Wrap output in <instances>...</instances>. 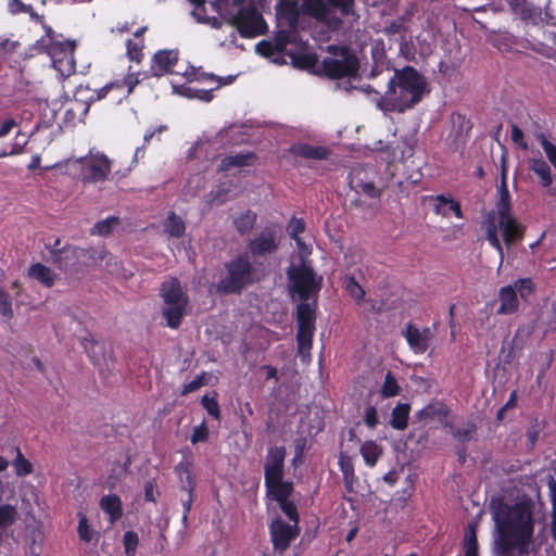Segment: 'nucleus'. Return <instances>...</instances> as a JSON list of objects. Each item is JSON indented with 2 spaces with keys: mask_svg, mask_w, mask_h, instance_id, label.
Listing matches in <instances>:
<instances>
[{
  "mask_svg": "<svg viewBox=\"0 0 556 556\" xmlns=\"http://www.w3.org/2000/svg\"><path fill=\"white\" fill-rule=\"evenodd\" d=\"M287 278L290 293L300 300L295 311L298 355L303 364H308L316 330L318 293L324 279L304 260L287 268Z\"/></svg>",
  "mask_w": 556,
  "mask_h": 556,
  "instance_id": "nucleus-1",
  "label": "nucleus"
},
{
  "mask_svg": "<svg viewBox=\"0 0 556 556\" xmlns=\"http://www.w3.org/2000/svg\"><path fill=\"white\" fill-rule=\"evenodd\" d=\"M493 519L497 530V548L513 551L525 556L533 542L534 503L530 497H522L514 504L500 501L493 504Z\"/></svg>",
  "mask_w": 556,
  "mask_h": 556,
  "instance_id": "nucleus-2",
  "label": "nucleus"
},
{
  "mask_svg": "<svg viewBox=\"0 0 556 556\" xmlns=\"http://www.w3.org/2000/svg\"><path fill=\"white\" fill-rule=\"evenodd\" d=\"M427 91V80L415 67L406 65L394 70L387 90L377 100L384 113H404L417 105Z\"/></svg>",
  "mask_w": 556,
  "mask_h": 556,
  "instance_id": "nucleus-3",
  "label": "nucleus"
},
{
  "mask_svg": "<svg viewBox=\"0 0 556 556\" xmlns=\"http://www.w3.org/2000/svg\"><path fill=\"white\" fill-rule=\"evenodd\" d=\"M253 264L249 254L241 253L225 263L226 275L216 285V291L224 294H241L249 286L260 282L265 276Z\"/></svg>",
  "mask_w": 556,
  "mask_h": 556,
  "instance_id": "nucleus-4",
  "label": "nucleus"
},
{
  "mask_svg": "<svg viewBox=\"0 0 556 556\" xmlns=\"http://www.w3.org/2000/svg\"><path fill=\"white\" fill-rule=\"evenodd\" d=\"M159 295L163 301L162 316L166 325L172 329H178L188 313L190 304L188 293L178 278L170 277L162 282Z\"/></svg>",
  "mask_w": 556,
  "mask_h": 556,
  "instance_id": "nucleus-5",
  "label": "nucleus"
},
{
  "mask_svg": "<svg viewBox=\"0 0 556 556\" xmlns=\"http://www.w3.org/2000/svg\"><path fill=\"white\" fill-rule=\"evenodd\" d=\"M483 228L486 233V240L490 245L496 250L501 258L504 256V248L498 238V230H501L503 240L507 247L521 241L526 232V227L515 217L496 220L494 212L488 214L483 223Z\"/></svg>",
  "mask_w": 556,
  "mask_h": 556,
  "instance_id": "nucleus-6",
  "label": "nucleus"
},
{
  "mask_svg": "<svg viewBox=\"0 0 556 556\" xmlns=\"http://www.w3.org/2000/svg\"><path fill=\"white\" fill-rule=\"evenodd\" d=\"M179 61V51L177 49H163L159 50L154 53L152 61H151V67H150V75L154 77H162L167 74L172 75H182L185 76L189 81L198 80L200 77L197 74V71L194 67L186 68L184 72L176 70V66Z\"/></svg>",
  "mask_w": 556,
  "mask_h": 556,
  "instance_id": "nucleus-7",
  "label": "nucleus"
},
{
  "mask_svg": "<svg viewBox=\"0 0 556 556\" xmlns=\"http://www.w3.org/2000/svg\"><path fill=\"white\" fill-rule=\"evenodd\" d=\"M75 49L76 41L65 39L45 45V49L41 52L47 53L51 58L53 67L62 76L68 77L76 72Z\"/></svg>",
  "mask_w": 556,
  "mask_h": 556,
  "instance_id": "nucleus-8",
  "label": "nucleus"
},
{
  "mask_svg": "<svg viewBox=\"0 0 556 556\" xmlns=\"http://www.w3.org/2000/svg\"><path fill=\"white\" fill-rule=\"evenodd\" d=\"M242 38H256L267 33L268 26L254 2H250L230 24Z\"/></svg>",
  "mask_w": 556,
  "mask_h": 556,
  "instance_id": "nucleus-9",
  "label": "nucleus"
},
{
  "mask_svg": "<svg viewBox=\"0 0 556 556\" xmlns=\"http://www.w3.org/2000/svg\"><path fill=\"white\" fill-rule=\"evenodd\" d=\"M280 245L278 230L274 227H266L247 242V252L250 260H253L255 265L260 266V258H266L275 254Z\"/></svg>",
  "mask_w": 556,
  "mask_h": 556,
  "instance_id": "nucleus-10",
  "label": "nucleus"
},
{
  "mask_svg": "<svg viewBox=\"0 0 556 556\" xmlns=\"http://www.w3.org/2000/svg\"><path fill=\"white\" fill-rule=\"evenodd\" d=\"M286 455L285 446H271L267 450L264 463V484L266 491L293 483L292 481L283 480Z\"/></svg>",
  "mask_w": 556,
  "mask_h": 556,
  "instance_id": "nucleus-11",
  "label": "nucleus"
},
{
  "mask_svg": "<svg viewBox=\"0 0 556 556\" xmlns=\"http://www.w3.org/2000/svg\"><path fill=\"white\" fill-rule=\"evenodd\" d=\"M84 182H99L106 179L111 172V161L103 153H89L78 160Z\"/></svg>",
  "mask_w": 556,
  "mask_h": 556,
  "instance_id": "nucleus-12",
  "label": "nucleus"
},
{
  "mask_svg": "<svg viewBox=\"0 0 556 556\" xmlns=\"http://www.w3.org/2000/svg\"><path fill=\"white\" fill-rule=\"evenodd\" d=\"M269 534L274 548L282 553L298 538L300 527L295 523H287L281 517H277L269 525Z\"/></svg>",
  "mask_w": 556,
  "mask_h": 556,
  "instance_id": "nucleus-13",
  "label": "nucleus"
},
{
  "mask_svg": "<svg viewBox=\"0 0 556 556\" xmlns=\"http://www.w3.org/2000/svg\"><path fill=\"white\" fill-rule=\"evenodd\" d=\"M301 10L304 15L327 25L330 30H338L342 24L337 14L329 12L326 0H302Z\"/></svg>",
  "mask_w": 556,
  "mask_h": 556,
  "instance_id": "nucleus-14",
  "label": "nucleus"
},
{
  "mask_svg": "<svg viewBox=\"0 0 556 556\" xmlns=\"http://www.w3.org/2000/svg\"><path fill=\"white\" fill-rule=\"evenodd\" d=\"M401 334L406 340L409 349L415 354L426 353L433 338V332L429 327L419 329L412 321L406 324V326L402 329Z\"/></svg>",
  "mask_w": 556,
  "mask_h": 556,
  "instance_id": "nucleus-15",
  "label": "nucleus"
},
{
  "mask_svg": "<svg viewBox=\"0 0 556 556\" xmlns=\"http://www.w3.org/2000/svg\"><path fill=\"white\" fill-rule=\"evenodd\" d=\"M293 483L281 485L266 491V495L278 503L279 508L289 519L290 522L299 525L300 516L296 505L290 501V496L293 493Z\"/></svg>",
  "mask_w": 556,
  "mask_h": 556,
  "instance_id": "nucleus-16",
  "label": "nucleus"
},
{
  "mask_svg": "<svg viewBox=\"0 0 556 556\" xmlns=\"http://www.w3.org/2000/svg\"><path fill=\"white\" fill-rule=\"evenodd\" d=\"M300 0H279L276 5L277 27L288 26L291 29L299 28L300 15L302 13L299 5Z\"/></svg>",
  "mask_w": 556,
  "mask_h": 556,
  "instance_id": "nucleus-17",
  "label": "nucleus"
},
{
  "mask_svg": "<svg viewBox=\"0 0 556 556\" xmlns=\"http://www.w3.org/2000/svg\"><path fill=\"white\" fill-rule=\"evenodd\" d=\"M515 13L519 14L527 24L538 26L541 23H548V13L543 12L541 8L527 2L526 0H507Z\"/></svg>",
  "mask_w": 556,
  "mask_h": 556,
  "instance_id": "nucleus-18",
  "label": "nucleus"
},
{
  "mask_svg": "<svg viewBox=\"0 0 556 556\" xmlns=\"http://www.w3.org/2000/svg\"><path fill=\"white\" fill-rule=\"evenodd\" d=\"M341 60L326 58L321 63V72L331 79H339L348 76V46L341 47Z\"/></svg>",
  "mask_w": 556,
  "mask_h": 556,
  "instance_id": "nucleus-19",
  "label": "nucleus"
},
{
  "mask_svg": "<svg viewBox=\"0 0 556 556\" xmlns=\"http://www.w3.org/2000/svg\"><path fill=\"white\" fill-rule=\"evenodd\" d=\"M211 5L218 13L219 18L230 25L247 4L245 0H214Z\"/></svg>",
  "mask_w": 556,
  "mask_h": 556,
  "instance_id": "nucleus-20",
  "label": "nucleus"
},
{
  "mask_svg": "<svg viewBox=\"0 0 556 556\" xmlns=\"http://www.w3.org/2000/svg\"><path fill=\"white\" fill-rule=\"evenodd\" d=\"M55 250L50 260L61 270H67L79 260V250L74 245L65 244L61 249Z\"/></svg>",
  "mask_w": 556,
  "mask_h": 556,
  "instance_id": "nucleus-21",
  "label": "nucleus"
},
{
  "mask_svg": "<svg viewBox=\"0 0 556 556\" xmlns=\"http://www.w3.org/2000/svg\"><path fill=\"white\" fill-rule=\"evenodd\" d=\"M193 462L184 456L174 467V472L178 477L181 491H194L197 486L195 478L192 475Z\"/></svg>",
  "mask_w": 556,
  "mask_h": 556,
  "instance_id": "nucleus-22",
  "label": "nucleus"
},
{
  "mask_svg": "<svg viewBox=\"0 0 556 556\" xmlns=\"http://www.w3.org/2000/svg\"><path fill=\"white\" fill-rule=\"evenodd\" d=\"M257 156L254 152H240L235 155H227L222 159L218 170L228 172L233 167H245L252 165Z\"/></svg>",
  "mask_w": 556,
  "mask_h": 556,
  "instance_id": "nucleus-23",
  "label": "nucleus"
},
{
  "mask_svg": "<svg viewBox=\"0 0 556 556\" xmlns=\"http://www.w3.org/2000/svg\"><path fill=\"white\" fill-rule=\"evenodd\" d=\"M100 508L109 516L111 523L116 522L123 516V503L118 495L109 494L100 500Z\"/></svg>",
  "mask_w": 556,
  "mask_h": 556,
  "instance_id": "nucleus-24",
  "label": "nucleus"
},
{
  "mask_svg": "<svg viewBox=\"0 0 556 556\" xmlns=\"http://www.w3.org/2000/svg\"><path fill=\"white\" fill-rule=\"evenodd\" d=\"M500 302L501 305L497 309L498 314H513L518 311L519 302L517 293L513 286H505L500 290Z\"/></svg>",
  "mask_w": 556,
  "mask_h": 556,
  "instance_id": "nucleus-25",
  "label": "nucleus"
},
{
  "mask_svg": "<svg viewBox=\"0 0 556 556\" xmlns=\"http://www.w3.org/2000/svg\"><path fill=\"white\" fill-rule=\"evenodd\" d=\"M257 222V214L252 210L232 216V226L240 236L249 235Z\"/></svg>",
  "mask_w": 556,
  "mask_h": 556,
  "instance_id": "nucleus-26",
  "label": "nucleus"
},
{
  "mask_svg": "<svg viewBox=\"0 0 556 556\" xmlns=\"http://www.w3.org/2000/svg\"><path fill=\"white\" fill-rule=\"evenodd\" d=\"M409 414L410 404L397 403L391 412V419L389 421L390 426L399 431L405 430L408 426Z\"/></svg>",
  "mask_w": 556,
  "mask_h": 556,
  "instance_id": "nucleus-27",
  "label": "nucleus"
},
{
  "mask_svg": "<svg viewBox=\"0 0 556 556\" xmlns=\"http://www.w3.org/2000/svg\"><path fill=\"white\" fill-rule=\"evenodd\" d=\"M292 151L295 155L308 160H325L329 156V150L327 148L308 143L294 146Z\"/></svg>",
  "mask_w": 556,
  "mask_h": 556,
  "instance_id": "nucleus-28",
  "label": "nucleus"
},
{
  "mask_svg": "<svg viewBox=\"0 0 556 556\" xmlns=\"http://www.w3.org/2000/svg\"><path fill=\"white\" fill-rule=\"evenodd\" d=\"M298 33V28L291 29L288 26H286V28H283V26L279 27V29L275 31L271 40L276 51L280 53L285 52L287 46L295 41Z\"/></svg>",
  "mask_w": 556,
  "mask_h": 556,
  "instance_id": "nucleus-29",
  "label": "nucleus"
},
{
  "mask_svg": "<svg viewBox=\"0 0 556 556\" xmlns=\"http://www.w3.org/2000/svg\"><path fill=\"white\" fill-rule=\"evenodd\" d=\"M28 276L47 288H51L54 285L55 275L46 265L41 263L33 264L28 269Z\"/></svg>",
  "mask_w": 556,
  "mask_h": 556,
  "instance_id": "nucleus-30",
  "label": "nucleus"
},
{
  "mask_svg": "<svg viewBox=\"0 0 556 556\" xmlns=\"http://www.w3.org/2000/svg\"><path fill=\"white\" fill-rule=\"evenodd\" d=\"M382 454V446L372 440L365 441L361 446V455L363 456L365 464L370 468L376 466Z\"/></svg>",
  "mask_w": 556,
  "mask_h": 556,
  "instance_id": "nucleus-31",
  "label": "nucleus"
},
{
  "mask_svg": "<svg viewBox=\"0 0 556 556\" xmlns=\"http://www.w3.org/2000/svg\"><path fill=\"white\" fill-rule=\"evenodd\" d=\"M530 169L539 176L542 187L547 188L553 184L551 167L542 157L532 159Z\"/></svg>",
  "mask_w": 556,
  "mask_h": 556,
  "instance_id": "nucleus-32",
  "label": "nucleus"
},
{
  "mask_svg": "<svg viewBox=\"0 0 556 556\" xmlns=\"http://www.w3.org/2000/svg\"><path fill=\"white\" fill-rule=\"evenodd\" d=\"M191 15L193 18L201 24H205L211 26L212 28H220L223 25V22L217 16H208L206 14V8L205 3L195 4L193 5V10L191 11Z\"/></svg>",
  "mask_w": 556,
  "mask_h": 556,
  "instance_id": "nucleus-33",
  "label": "nucleus"
},
{
  "mask_svg": "<svg viewBox=\"0 0 556 556\" xmlns=\"http://www.w3.org/2000/svg\"><path fill=\"white\" fill-rule=\"evenodd\" d=\"M164 228L166 232L174 238L182 237L186 231L185 222L175 212L168 214L164 222Z\"/></svg>",
  "mask_w": 556,
  "mask_h": 556,
  "instance_id": "nucleus-34",
  "label": "nucleus"
},
{
  "mask_svg": "<svg viewBox=\"0 0 556 556\" xmlns=\"http://www.w3.org/2000/svg\"><path fill=\"white\" fill-rule=\"evenodd\" d=\"M16 456L12 460L14 472L17 477H26L34 471L33 464L25 458L20 447H15Z\"/></svg>",
  "mask_w": 556,
  "mask_h": 556,
  "instance_id": "nucleus-35",
  "label": "nucleus"
},
{
  "mask_svg": "<svg viewBox=\"0 0 556 556\" xmlns=\"http://www.w3.org/2000/svg\"><path fill=\"white\" fill-rule=\"evenodd\" d=\"M359 68H361V62H359L357 55L350 51V90L351 89H361V90L365 91L366 93L375 92V93L379 94V92H377L370 85L357 87L352 84L353 80H355L357 78Z\"/></svg>",
  "mask_w": 556,
  "mask_h": 556,
  "instance_id": "nucleus-36",
  "label": "nucleus"
},
{
  "mask_svg": "<svg viewBox=\"0 0 556 556\" xmlns=\"http://www.w3.org/2000/svg\"><path fill=\"white\" fill-rule=\"evenodd\" d=\"M77 516H78L77 533H78L79 540L83 541L84 543H90L97 535V532L89 525L88 518L84 513L79 511L77 514Z\"/></svg>",
  "mask_w": 556,
  "mask_h": 556,
  "instance_id": "nucleus-37",
  "label": "nucleus"
},
{
  "mask_svg": "<svg viewBox=\"0 0 556 556\" xmlns=\"http://www.w3.org/2000/svg\"><path fill=\"white\" fill-rule=\"evenodd\" d=\"M214 89H199L189 86H181L178 93L188 99H198L203 102H210L213 99Z\"/></svg>",
  "mask_w": 556,
  "mask_h": 556,
  "instance_id": "nucleus-38",
  "label": "nucleus"
},
{
  "mask_svg": "<svg viewBox=\"0 0 556 556\" xmlns=\"http://www.w3.org/2000/svg\"><path fill=\"white\" fill-rule=\"evenodd\" d=\"M401 393V387L397 383L396 378L391 371H388L384 376V380L380 390V394L383 399L396 396Z\"/></svg>",
  "mask_w": 556,
  "mask_h": 556,
  "instance_id": "nucleus-39",
  "label": "nucleus"
},
{
  "mask_svg": "<svg viewBox=\"0 0 556 556\" xmlns=\"http://www.w3.org/2000/svg\"><path fill=\"white\" fill-rule=\"evenodd\" d=\"M119 224L117 216H110L103 220L97 222L90 230L91 235L105 237Z\"/></svg>",
  "mask_w": 556,
  "mask_h": 556,
  "instance_id": "nucleus-40",
  "label": "nucleus"
},
{
  "mask_svg": "<svg viewBox=\"0 0 556 556\" xmlns=\"http://www.w3.org/2000/svg\"><path fill=\"white\" fill-rule=\"evenodd\" d=\"M151 77L149 72L143 73H128L119 83V88L126 87L127 94H130L136 86L143 79Z\"/></svg>",
  "mask_w": 556,
  "mask_h": 556,
  "instance_id": "nucleus-41",
  "label": "nucleus"
},
{
  "mask_svg": "<svg viewBox=\"0 0 556 556\" xmlns=\"http://www.w3.org/2000/svg\"><path fill=\"white\" fill-rule=\"evenodd\" d=\"M81 345L87 353L88 357L93 364H98L100 361V357L103 356V352L97 351V348H99V342L96 341L92 336L89 333L87 337H84L81 339Z\"/></svg>",
  "mask_w": 556,
  "mask_h": 556,
  "instance_id": "nucleus-42",
  "label": "nucleus"
},
{
  "mask_svg": "<svg viewBox=\"0 0 556 556\" xmlns=\"http://www.w3.org/2000/svg\"><path fill=\"white\" fill-rule=\"evenodd\" d=\"M305 231V222L303 218H298L295 216H292L287 225V232L289 233L290 238L293 239L298 245L302 244V239L300 238V235Z\"/></svg>",
  "mask_w": 556,
  "mask_h": 556,
  "instance_id": "nucleus-43",
  "label": "nucleus"
},
{
  "mask_svg": "<svg viewBox=\"0 0 556 556\" xmlns=\"http://www.w3.org/2000/svg\"><path fill=\"white\" fill-rule=\"evenodd\" d=\"M17 519V510L10 504L0 505V529L11 527Z\"/></svg>",
  "mask_w": 556,
  "mask_h": 556,
  "instance_id": "nucleus-44",
  "label": "nucleus"
},
{
  "mask_svg": "<svg viewBox=\"0 0 556 556\" xmlns=\"http://www.w3.org/2000/svg\"><path fill=\"white\" fill-rule=\"evenodd\" d=\"M143 39L132 40L128 39L126 42L127 56L137 63H140L143 59Z\"/></svg>",
  "mask_w": 556,
  "mask_h": 556,
  "instance_id": "nucleus-45",
  "label": "nucleus"
},
{
  "mask_svg": "<svg viewBox=\"0 0 556 556\" xmlns=\"http://www.w3.org/2000/svg\"><path fill=\"white\" fill-rule=\"evenodd\" d=\"M516 293L518 292L521 299L526 300L534 293L535 285L531 278H519L514 282Z\"/></svg>",
  "mask_w": 556,
  "mask_h": 556,
  "instance_id": "nucleus-46",
  "label": "nucleus"
},
{
  "mask_svg": "<svg viewBox=\"0 0 556 556\" xmlns=\"http://www.w3.org/2000/svg\"><path fill=\"white\" fill-rule=\"evenodd\" d=\"M365 290L359 286V283L355 280L353 276H350V298H353L358 305L364 303H369L370 307L374 308L375 305L372 301H368L365 299Z\"/></svg>",
  "mask_w": 556,
  "mask_h": 556,
  "instance_id": "nucleus-47",
  "label": "nucleus"
},
{
  "mask_svg": "<svg viewBox=\"0 0 556 556\" xmlns=\"http://www.w3.org/2000/svg\"><path fill=\"white\" fill-rule=\"evenodd\" d=\"M123 544L126 556H136L137 547L139 544L138 534L132 530L126 531L123 536Z\"/></svg>",
  "mask_w": 556,
  "mask_h": 556,
  "instance_id": "nucleus-48",
  "label": "nucleus"
},
{
  "mask_svg": "<svg viewBox=\"0 0 556 556\" xmlns=\"http://www.w3.org/2000/svg\"><path fill=\"white\" fill-rule=\"evenodd\" d=\"M372 150L383 153V160L388 164H392L396 160V148L391 142L386 143L382 140H378Z\"/></svg>",
  "mask_w": 556,
  "mask_h": 556,
  "instance_id": "nucleus-49",
  "label": "nucleus"
},
{
  "mask_svg": "<svg viewBox=\"0 0 556 556\" xmlns=\"http://www.w3.org/2000/svg\"><path fill=\"white\" fill-rule=\"evenodd\" d=\"M210 438V430L206 420L203 419L199 426H195L190 435V442L195 445L198 443H204Z\"/></svg>",
  "mask_w": 556,
  "mask_h": 556,
  "instance_id": "nucleus-50",
  "label": "nucleus"
},
{
  "mask_svg": "<svg viewBox=\"0 0 556 556\" xmlns=\"http://www.w3.org/2000/svg\"><path fill=\"white\" fill-rule=\"evenodd\" d=\"M201 404L210 416H212L217 421H220V408L216 397H210L207 394H205L201 399Z\"/></svg>",
  "mask_w": 556,
  "mask_h": 556,
  "instance_id": "nucleus-51",
  "label": "nucleus"
},
{
  "mask_svg": "<svg viewBox=\"0 0 556 556\" xmlns=\"http://www.w3.org/2000/svg\"><path fill=\"white\" fill-rule=\"evenodd\" d=\"M536 139L540 141L548 161L556 168V146L548 141L546 136L542 132L536 135Z\"/></svg>",
  "mask_w": 556,
  "mask_h": 556,
  "instance_id": "nucleus-52",
  "label": "nucleus"
},
{
  "mask_svg": "<svg viewBox=\"0 0 556 556\" xmlns=\"http://www.w3.org/2000/svg\"><path fill=\"white\" fill-rule=\"evenodd\" d=\"M0 315L11 319L14 316L10 294L0 287Z\"/></svg>",
  "mask_w": 556,
  "mask_h": 556,
  "instance_id": "nucleus-53",
  "label": "nucleus"
},
{
  "mask_svg": "<svg viewBox=\"0 0 556 556\" xmlns=\"http://www.w3.org/2000/svg\"><path fill=\"white\" fill-rule=\"evenodd\" d=\"M41 26L45 29L46 36L41 37L39 40L36 41V48L39 51H42L45 49V45H50L51 42L60 41L61 40L60 37H62L61 35H58L52 29V27L47 25L46 23Z\"/></svg>",
  "mask_w": 556,
  "mask_h": 556,
  "instance_id": "nucleus-54",
  "label": "nucleus"
},
{
  "mask_svg": "<svg viewBox=\"0 0 556 556\" xmlns=\"http://www.w3.org/2000/svg\"><path fill=\"white\" fill-rule=\"evenodd\" d=\"M350 188H354L357 192L362 191L365 195L371 199H379L382 195V189L377 188L374 182H361L355 187H352V182L350 181Z\"/></svg>",
  "mask_w": 556,
  "mask_h": 556,
  "instance_id": "nucleus-55",
  "label": "nucleus"
},
{
  "mask_svg": "<svg viewBox=\"0 0 556 556\" xmlns=\"http://www.w3.org/2000/svg\"><path fill=\"white\" fill-rule=\"evenodd\" d=\"M207 384L206 372H202L192 381L184 384L180 395L185 396L191 392L199 390L201 387Z\"/></svg>",
  "mask_w": 556,
  "mask_h": 556,
  "instance_id": "nucleus-56",
  "label": "nucleus"
},
{
  "mask_svg": "<svg viewBox=\"0 0 556 556\" xmlns=\"http://www.w3.org/2000/svg\"><path fill=\"white\" fill-rule=\"evenodd\" d=\"M465 553L478 554V540L476 531L470 527L469 531L465 533Z\"/></svg>",
  "mask_w": 556,
  "mask_h": 556,
  "instance_id": "nucleus-57",
  "label": "nucleus"
},
{
  "mask_svg": "<svg viewBox=\"0 0 556 556\" xmlns=\"http://www.w3.org/2000/svg\"><path fill=\"white\" fill-rule=\"evenodd\" d=\"M364 424L367 428L374 429L379 424L378 413L375 406L368 405L364 412Z\"/></svg>",
  "mask_w": 556,
  "mask_h": 556,
  "instance_id": "nucleus-58",
  "label": "nucleus"
},
{
  "mask_svg": "<svg viewBox=\"0 0 556 556\" xmlns=\"http://www.w3.org/2000/svg\"><path fill=\"white\" fill-rule=\"evenodd\" d=\"M256 52L265 58H270L277 53L276 49L273 46L271 40H261L255 46Z\"/></svg>",
  "mask_w": 556,
  "mask_h": 556,
  "instance_id": "nucleus-59",
  "label": "nucleus"
},
{
  "mask_svg": "<svg viewBox=\"0 0 556 556\" xmlns=\"http://www.w3.org/2000/svg\"><path fill=\"white\" fill-rule=\"evenodd\" d=\"M495 218L496 220L514 218L511 215V202L497 201Z\"/></svg>",
  "mask_w": 556,
  "mask_h": 556,
  "instance_id": "nucleus-60",
  "label": "nucleus"
},
{
  "mask_svg": "<svg viewBox=\"0 0 556 556\" xmlns=\"http://www.w3.org/2000/svg\"><path fill=\"white\" fill-rule=\"evenodd\" d=\"M329 12L337 14L339 10L342 15L348 14V0H326Z\"/></svg>",
  "mask_w": 556,
  "mask_h": 556,
  "instance_id": "nucleus-61",
  "label": "nucleus"
},
{
  "mask_svg": "<svg viewBox=\"0 0 556 556\" xmlns=\"http://www.w3.org/2000/svg\"><path fill=\"white\" fill-rule=\"evenodd\" d=\"M8 10L12 14L26 13L31 11V5L25 4L21 0H10L8 3Z\"/></svg>",
  "mask_w": 556,
  "mask_h": 556,
  "instance_id": "nucleus-62",
  "label": "nucleus"
},
{
  "mask_svg": "<svg viewBox=\"0 0 556 556\" xmlns=\"http://www.w3.org/2000/svg\"><path fill=\"white\" fill-rule=\"evenodd\" d=\"M511 140L518 144L521 149H528V144L525 140L523 131L517 126H511Z\"/></svg>",
  "mask_w": 556,
  "mask_h": 556,
  "instance_id": "nucleus-63",
  "label": "nucleus"
},
{
  "mask_svg": "<svg viewBox=\"0 0 556 556\" xmlns=\"http://www.w3.org/2000/svg\"><path fill=\"white\" fill-rule=\"evenodd\" d=\"M317 56L313 53L303 54L298 62L300 65L304 68H311L314 67L317 64Z\"/></svg>",
  "mask_w": 556,
  "mask_h": 556,
  "instance_id": "nucleus-64",
  "label": "nucleus"
}]
</instances>
